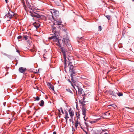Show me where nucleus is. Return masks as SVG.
<instances>
[{
    "instance_id": "obj_1",
    "label": "nucleus",
    "mask_w": 134,
    "mask_h": 134,
    "mask_svg": "<svg viewBox=\"0 0 134 134\" xmlns=\"http://www.w3.org/2000/svg\"><path fill=\"white\" fill-rule=\"evenodd\" d=\"M69 72L70 73V76H72V75H75L76 72L75 71V68L69 67Z\"/></svg>"
},
{
    "instance_id": "obj_2",
    "label": "nucleus",
    "mask_w": 134,
    "mask_h": 134,
    "mask_svg": "<svg viewBox=\"0 0 134 134\" xmlns=\"http://www.w3.org/2000/svg\"><path fill=\"white\" fill-rule=\"evenodd\" d=\"M76 87L78 89V94L79 95H80L81 94H83V93L84 94H82V96L86 95V94L84 93V91L83 90L82 88L79 87L77 86H76Z\"/></svg>"
},
{
    "instance_id": "obj_3",
    "label": "nucleus",
    "mask_w": 134,
    "mask_h": 134,
    "mask_svg": "<svg viewBox=\"0 0 134 134\" xmlns=\"http://www.w3.org/2000/svg\"><path fill=\"white\" fill-rule=\"evenodd\" d=\"M71 77V80L72 82L74 83H75L78 80V78L75 75H72V76H70Z\"/></svg>"
},
{
    "instance_id": "obj_4",
    "label": "nucleus",
    "mask_w": 134,
    "mask_h": 134,
    "mask_svg": "<svg viewBox=\"0 0 134 134\" xmlns=\"http://www.w3.org/2000/svg\"><path fill=\"white\" fill-rule=\"evenodd\" d=\"M59 26H56V27L53 26V29L54 30L56 29L57 32L60 31L61 30H62V29H63V27L64 26V25H61Z\"/></svg>"
},
{
    "instance_id": "obj_5",
    "label": "nucleus",
    "mask_w": 134,
    "mask_h": 134,
    "mask_svg": "<svg viewBox=\"0 0 134 134\" xmlns=\"http://www.w3.org/2000/svg\"><path fill=\"white\" fill-rule=\"evenodd\" d=\"M62 21L60 19L58 20H54V22L53 23V24L55 25H57L59 26L62 25L61 24Z\"/></svg>"
},
{
    "instance_id": "obj_6",
    "label": "nucleus",
    "mask_w": 134,
    "mask_h": 134,
    "mask_svg": "<svg viewBox=\"0 0 134 134\" xmlns=\"http://www.w3.org/2000/svg\"><path fill=\"white\" fill-rule=\"evenodd\" d=\"M27 69L26 68H24L23 67H20L19 69V71L21 73H24Z\"/></svg>"
},
{
    "instance_id": "obj_7",
    "label": "nucleus",
    "mask_w": 134,
    "mask_h": 134,
    "mask_svg": "<svg viewBox=\"0 0 134 134\" xmlns=\"http://www.w3.org/2000/svg\"><path fill=\"white\" fill-rule=\"evenodd\" d=\"M72 109L70 108L68 111L69 112V114L71 117V118L73 119L74 116V112L73 110H71Z\"/></svg>"
},
{
    "instance_id": "obj_8",
    "label": "nucleus",
    "mask_w": 134,
    "mask_h": 134,
    "mask_svg": "<svg viewBox=\"0 0 134 134\" xmlns=\"http://www.w3.org/2000/svg\"><path fill=\"white\" fill-rule=\"evenodd\" d=\"M60 49L61 50L62 53L63 54V57H66V50L65 48H64L63 47L61 48Z\"/></svg>"
},
{
    "instance_id": "obj_9",
    "label": "nucleus",
    "mask_w": 134,
    "mask_h": 134,
    "mask_svg": "<svg viewBox=\"0 0 134 134\" xmlns=\"http://www.w3.org/2000/svg\"><path fill=\"white\" fill-rule=\"evenodd\" d=\"M117 93H115L114 91L112 92L111 95L112 96V98L114 100H116L117 99V96L116 95Z\"/></svg>"
},
{
    "instance_id": "obj_10",
    "label": "nucleus",
    "mask_w": 134,
    "mask_h": 134,
    "mask_svg": "<svg viewBox=\"0 0 134 134\" xmlns=\"http://www.w3.org/2000/svg\"><path fill=\"white\" fill-rule=\"evenodd\" d=\"M69 40L66 38H63L62 40V41L63 43H64L65 44H66V46H68V41Z\"/></svg>"
},
{
    "instance_id": "obj_11",
    "label": "nucleus",
    "mask_w": 134,
    "mask_h": 134,
    "mask_svg": "<svg viewBox=\"0 0 134 134\" xmlns=\"http://www.w3.org/2000/svg\"><path fill=\"white\" fill-rule=\"evenodd\" d=\"M35 18H42V17L44 16L42 15H40V14H38V13H36L35 15Z\"/></svg>"
},
{
    "instance_id": "obj_12",
    "label": "nucleus",
    "mask_w": 134,
    "mask_h": 134,
    "mask_svg": "<svg viewBox=\"0 0 134 134\" xmlns=\"http://www.w3.org/2000/svg\"><path fill=\"white\" fill-rule=\"evenodd\" d=\"M82 111V114L85 116H86V108H81Z\"/></svg>"
},
{
    "instance_id": "obj_13",
    "label": "nucleus",
    "mask_w": 134,
    "mask_h": 134,
    "mask_svg": "<svg viewBox=\"0 0 134 134\" xmlns=\"http://www.w3.org/2000/svg\"><path fill=\"white\" fill-rule=\"evenodd\" d=\"M59 15V12L57 10L56 11L55 13L54 14H52V15H54V16L55 17L57 18V16H58Z\"/></svg>"
},
{
    "instance_id": "obj_14",
    "label": "nucleus",
    "mask_w": 134,
    "mask_h": 134,
    "mask_svg": "<svg viewBox=\"0 0 134 134\" xmlns=\"http://www.w3.org/2000/svg\"><path fill=\"white\" fill-rule=\"evenodd\" d=\"M44 102L43 100H41L40 103H38V104H39L40 106L42 107H43L44 106Z\"/></svg>"
},
{
    "instance_id": "obj_15",
    "label": "nucleus",
    "mask_w": 134,
    "mask_h": 134,
    "mask_svg": "<svg viewBox=\"0 0 134 134\" xmlns=\"http://www.w3.org/2000/svg\"><path fill=\"white\" fill-rule=\"evenodd\" d=\"M75 114H76V117L77 119H79V120H80V114H77V112H75Z\"/></svg>"
},
{
    "instance_id": "obj_16",
    "label": "nucleus",
    "mask_w": 134,
    "mask_h": 134,
    "mask_svg": "<svg viewBox=\"0 0 134 134\" xmlns=\"http://www.w3.org/2000/svg\"><path fill=\"white\" fill-rule=\"evenodd\" d=\"M7 16L10 19H11L13 16L14 15H12V14H10L9 12H8V14H7Z\"/></svg>"
},
{
    "instance_id": "obj_17",
    "label": "nucleus",
    "mask_w": 134,
    "mask_h": 134,
    "mask_svg": "<svg viewBox=\"0 0 134 134\" xmlns=\"http://www.w3.org/2000/svg\"><path fill=\"white\" fill-rule=\"evenodd\" d=\"M57 36L56 35H53L51 37H50L49 38H50V39H53L54 40L55 39L57 38Z\"/></svg>"
},
{
    "instance_id": "obj_18",
    "label": "nucleus",
    "mask_w": 134,
    "mask_h": 134,
    "mask_svg": "<svg viewBox=\"0 0 134 134\" xmlns=\"http://www.w3.org/2000/svg\"><path fill=\"white\" fill-rule=\"evenodd\" d=\"M86 104L83 102H81V106H82L81 108H86L85 105Z\"/></svg>"
},
{
    "instance_id": "obj_19",
    "label": "nucleus",
    "mask_w": 134,
    "mask_h": 134,
    "mask_svg": "<svg viewBox=\"0 0 134 134\" xmlns=\"http://www.w3.org/2000/svg\"><path fill=\"white\" fill-rule=\"evenodd\" d=\"M66 90L67 92H69L71 94H73L72 92L70 90L69 88H68L66 89Z\"/></svg>"
},
{
    "instance_id": "obj_20",
    "label": "nucleus",
    "mask_w": 134,
    "mask_h": 134,
    "mask_svg": "<svg viewBox=\"0 0 134 134\" xmlns=\"http://www.w3.org/2000/svg\"><path fill=\"white\" fill-rule=\"evenodd\" d=\"M105 16L107 18L108 20H110L111 17V16L110 15H105Z\"/></svg>"
},
{
    "instance_id": "obj_21",
    "label": "nucleus",
    "mask_w": 134,
    "mask_h": 134,
    "mask_svg": "<svg viewBox=\"0 0 134 134\" xmlns=\"http://www.w3.org/2000/svg\"><path fill=\"white\" fill-rule=\"evenodd\" d=\"M64 58V65H67V63H66V61H67V60H66V57H63Z\"/></svg>"
},
{
    "instance_id": "obj_22",
    "label": "nucleus",
    "mask_w": 134,
    "mask_h": 134,
    "mask_svg": "<svg viewBox=\"0 0 134 134\" xmlns=\"http://www.w3.org/2000/svg\"><path fill=\"white\" fill-rule=\"evenodd\" d=\"M56 10L54 9H51V13H52V14H54V13L55 12Z\"/></svg>"
},
{
    "instance_id": "obj_23",
    "label": "nucleus",
    "mask_w": 134,
    "mask_h": 134,
    "mask_svg": "<svg viewBox=\"0 0 134 134\" xmlns=\"http://www.w3.org/2000/svg\"><path fill=\"white\" fill-rule=\"evenodd\" d=\"M26 1L27 4V5L30 8V7H31V5L30 4L29 2L27 0H26Z\"/></svg>"
},
{
    "instance_id": "obj_24",
    "label": "nucleus",
    "mask_w": 134,
    "mask_h": 134,
    "mask_svg": "<svg viewBox=\"0 0 134 134\" xmlns=\"http://www.w3.org/2000/svg\"><path fill=\"white\" fill-rule=\"evenodd\" d=\"M117 94L119 96V97L122 96L123 95V93L121 92L117 93Z\"/></svg>"
},
{
    "instance_id": "obj_25",
    "label": "nucleus",
    "mask_w": 134,
    "mask_h": 134,
    "mask_svg": "<svg viewBox=\"0 0 134 134\" xmlns=\"http://www.w3.org/2000/svg\"><path fill=\"white\" fill-rule=\"evenodd\" d=\"M113 92V91L111 90H110L108 91V93L109 95H111L112 93V92Z\"/></svg>"
},
{
    "instance_id": "obj_26",
    "label": "nucleus",
    "mask_w": 134,
    "mask_h": 134,
    "mask_svg": "<svg viewBox=\"0 0 134 134\" xmlns=\"http://www.w3.org/2000/svg\"><path fill=\"white\" fill-rule=\"evenodd\" d=\"M22 37H23L22 36H21V35H19L18 36V37H17V39L19 41V39H21Z\"/></svg>"
},
{
    "instance_id": "obj_27",
    "label": "nucleus",
    "mask_w": 134,
    "mask_h": 134,
    "mask_svg": "<svg viewBox=\"0 0 134 134\" xmlns=\"http://www.w3.org/2000/svg\"><path fill=\"white\" fill-rule=\"evenodd\" d=\"M52 31L53 32H54V33H57V31L56 29L55 30H54L53 29V26L52 28Z\"/></svg>"
},
{
    "instance_id": "obj_28",
    "label": "nucleus",
    "mask_w": 134,
    "mask_h": 134,
    "mask_svg": "<svg viewBox=\"0 0 134 134\" xmlns=\"http://www.w3.org/2000/svg\"><path fill=\"white\" fill-rule=\"evenodd\" d=\"M36 14V13L34 12L32 14H31V16L32 17H34L35 18V16Z\"/></svg>"
},
{
    "instance_id": "obj_29",
    "label": "nucleus",
    "mask_w": 134,
    "mask_h": 134,
    "mask_svg": "<svg viewBox=\"0 0 134 134\" xmlns=\"http://www.w3.org/2000/svg\"><path fill=\"white\" fill-rule=\"evenodd\" d=\"M58 42V43H60V39L58 37H57L55 39Z\"/></svg>"
},
{
    "instance_id": "obj_30",
    "label": "nucleus",
    "mask_w": 134,
    "mask_h": 134,
    "mask_svg": "<svg viewBox=\"0 0 134 134\" xmlns=\"http://www.w3.org/2000/svg\"><path fill=\"white\" fill-rule=\"evenodd\" d=\"M68 81L70 82V83L71 84V85L73 87H74V86L72 84V81H70V80L69 79H68Z\"/></svg>"
},
{
    "instance_id": "obj_31",
    "label": "nucleus",
    "mask_w": 134,
    "mask_h": 134,
    "mask_svg": "<svg viewBox=\"0 0 134 134\" xmlns=\"http://www.w3.org/2000/svg\"><path fill=\"white\" fill-rule=\"evenodd\" d=\"M24 39L26 40L28 39V36L27 35H24L23 36Z\"/></svg>"
},
{
    "instance_id": "obj_32",
    "label": "nucleus",
    "mask_w": 134,
    "mask_h": 134,
    "mask_svg": "<svg viewBox=\"0 0 134 134\" xmlns=\"http://www.w3.org/2000/svg\"><path fill=\"white\" fill-rule=\"evenodd\" d=\"M129 131L131 132H133L134 131V128H131L129 129Z\"/></svg>"
},
{
    "instance_id": "obj_33",
    "label": "nucleus",
    "mask_w": 134,
    "mask_h": 134,
    "mask_svg": "<svg viewBox=\"0 0 134 134\" xmlns=\"http://www.w3.org/2000/svg\"><path fill=\"white\" fill-rule=\"evenodd\" d=\"M47 85L49 87V88H50V87H51V86H53L51 83L49 82H48V84Z\"/></svg>"
},
{
    "instance_id": "obj_34",
    "label": "nucleus",
    "mask_w": 134,
    "mask_h": 134,
    "mask_svg": "<svg viewBox=\"0 0 134 134\" xmlns=\"http://www.w3.org/2000/svg\"><path fill=\"white\" fill-rule=\"evenodd\" d=\"M102 30V27L101 26H99L98 27V30L100 31Z\"/></svg>"
},
{
    "instance_id": "obj_35",
    "label": "nucleus",
    "mask_w": 134,
    "mask_h": 134,
    "mask_svg": "<svg viewBox=\"0 0 134 134\" xmlns=\"http://www.w3.org/2000/svg\"><path fill=\"white\" fill-rule=\"evenodd\" d=\"M110 113L107 112L104 113V115L106 116H109L110 115Z\"/></svg>"
},
{
    "instance_id": "obj_36",
    "label": "nucleus",
    "mask_w": 134,
    "mask_h": 134,
    "mask_svg": "<svg viewBox=\"0 0 134 134\" xmlns=\"http://www.w3.org/2000/svg\"><path fill=\"white\" fill-rule=\"evenodd\" d=\"M8 58H9L10 59L12 60L13 59V57L12 56L10 55H9L8 56Z\"/></svg>"
},
{
    "instance_id": "obj_37",
    "label": "nucleus",
    "mask_w": 134,
    "mask_h": 134,
    "mask_svg": "<svg viewBox=\"0 0 134 134\" xmlns=\"http://www.w3.org/2000/svg\"><path fill=\"white\" fill-rule=\"evenodd\" d=\"M57 45L60 49L61 48L63 47L61 46L60 42L59 43H58V44H57Z\"/></svg>"
},
{
    "instance_id": "obj_38",
    "label": "nucleus",
    "mask_w": 134,
    "mask_h": 134,
    "mask_svg": "<svg viewBox=\"0 0 134 134\" xmlns=\"http://www.w3.org/2000/svg\"><path fill=\"white\" fill-rule=\"evenodd\" d=\"M109 106H111L112 107H116V105H115V104H111L110 105H109Z\"/></svg>"
},
{
    "instance_id": "obj_39",
    "label": "nucleus",
    "mask_w": 134,
    "mask_h": 134,
    "mask_svg": "<svg viewBox=\"0 0 134 134\" xmlns=\"http://www.w3.org/2000/svg\"><path fill=\"white\" fill-rule=\"evenodd\" d=\"M65 116L68 115V113L66 110H65Z\"/></svg>"
},
{
    "instance_id": "obj_40",
    "label": "nucleus",
    "mask_w": 134,
    "mask_h": 134,
    "mask_svg": "<svg viewBox=\"0 0 134 134\" xmlns=\"http://www.w3.org/2000/svg\"><path fill=\"white\" fill-rule=\"evenodd\" d=\"M67 58H68V59L69 61V62L71 61L70 59L71 58V57L70 56H69Z\"/></svg>"
},
{
    "instance_id": "obj_41",
    "label": "nucleus",
    "mask_w": 134,
    "mask_h": 134,
    "mask_svg": "<svg viewBox=\"0 0 134 134\" xmlns=\"http://www.w3.org/2000/svg\"><path fill=\"white\" fill-rule=\"evenodd\" d=\"M36 100L38 101L40 99V98L38 96H37L36 98Z\"/></svg>"
},
{
    "instance_id": "obj_42",
    "label": "nucleus",
    "mask_w": 134,
    "mask_h": 134,
    "mask_svg": "<svg viewBox=\"0 0 134 134\" xmlns=\"http://www.w3.org/2000/svg\"><path fill=\"white\" fill-rule=\"evenodd\" d=\"M51 88L53 91H54V87L53 86H51V87H50L49 88Z\"/></svg>"
},
{
    "instance_id": "obj_43",
    "label": "nucleus",
    "mask_w": 134,
    "mask_h": 134,
    "mask_svg": "<svg viewBox=\"0 0 134 134\" xmlns=\"http://www.w3.org/2000/svg\"><path fill=\"white\" fill-rule=\"evenodd\" d=\"M78 123H75V127L76 129L77 127L78 126Z\"/></svg>"
},
{
    "instance_id": "obj_44",
    "label": "nucleus",
    "mask_w": 134,
    "mask_h": 134,
    "mask_svg": "<svg viewBox=\"0 0 134 134\" xmlns=\"http://www.w3.org/2000/svg\"><path fill=\"white\" fill-rule=\"evenodd\" d=\"M60 110H61V111L62 112V113L63 114H64V111L63 110V109H62V107H60Z\"/></svg>"
},
{
    "instance_id": "obj_45",
    "label": "nucleus",
    "mask_w": 134,
    "mask_h": 134,
    "mask_svg": "<svg viewBox=\"0 0 134 134\" xmlns=\"http://www.w3.org/2000/svg\"><path fill=\"white\" fill-rule=\"evenodd\" d=\"M15 60H16V63L15 64V65H17L18 64V61L17 60H16V59L15 58Z\"/></svg>"
},
{
    "instance_id": "obj_46",
    "label": "nucleus",
    "mask_w": 134,
    "mask_h": 134,
    "mask_svg": "<svg viewBox=\"0 0 134 134\" xmlns=\"http://www.w3.org/2000/svg\"><path fill=\"white\" fill-rule=\"evenodd\" d=\"M85 117L86 116H84L83 117V118L84 119V120L86 121V120L87 119V118L85 119Z\"/></svg>"
},
{
    "instance_id": "obj_47",
    "label": "nucleus",
    "mask_w": 134,
    "mask_h": 134,
    "mask_svg": "<svg viewBox=\"0 0 134 134\" xmlns=\"http://www.w3.org/2000/svg\"><path fill=\"white\" fill-rule=\"evenodd\" d=\"M69 62V63L68 64V66H69V65H70L71 64H72V62H71V61H70V62Z\"/></svg>"
},
{
    "instance_id": "obj_48",
    "label": "nucleus",
    "mask_w": 134,
    "mask_h": 134,
    "mask_svg": "<svg viewBox=\"0 0 134 134\" xmlns=\"http://www.w3.org/2000/svg\"><path fill=\"white\" fill-rule=\"evenodd\" d=\"M62 31H64V32H66V29H62Z\"/></svg>"
},
{
    "instance_id": "obj_49",
    "label": "nucleus",
    "mask_w": 134,
    "mask_h": 134,
    "mask_svg": "<svg viewBox=\"0 0 134 134\" xmlns=\"http://www.w3.org/2000/svg\"><path fill=\"white\" fill-rule=\"evenodd\" d=\"M125 31H123L122 32V35L124 36L125 34Z\"/></svg>"
},
{
    "instance_id": "obj_50",
    "label": "nucleus",
    "mask_w": 134,
    "mask_h": 134,
    "mask_svg": "<svg viewBox=\"0 0 134 134\" xmlns=\"http://www.w3.org/2000/svg\"><path fill=\"white\" fill-rule=\"evenodd\" d=\"M65 119H68L69 118V117L68 116H65Z\"/></svg>"
},
{
    "instance_id": "obj_51",
    "label": "nucleus",
    "mask_w": 134,
    "mask_h": 134,
    "mask_svg": "<svg viewBox=\"0 0 134 134\" xmlns=\"http://www.w3.org/2000/svg\"><path fill=\"white\" fill-rule=\"evenodd\" d=\"M69 67H71V68L72 67H74L76 68V67H74L73 66V65L72 64H71L70 65V66Z\"/></svg>"
},
{
    "instance_id": "obj_52",
    "label": "nucleus",
    "mask_w": 134,
    "mask_h": 134,
    "mask_svg": "<svg viewBox=\"0 0 134 134\" xmlns=\"http://www.w3.org/2000/svg\"><path fill=\"white\" fill-rule=\"evenodd\" d=\"M85 99V97H83L82 99L81 100L82 101V100H84Z\"/></svg>"
},
{
    "instance_id": "obj_53",
    "label": "nucleus",
    "mask_w": 134,
    "mask_h": 134,
    "mask_svg": "<svg viewBox=\"0 0 134 134\" xmlns=\"http://www.w3.org/2000/svg\"><path fill=\"white\" fill-rule=\"evenodd\" d=\"M85 125H86V126L87 127V126H88V124L87 123H86V121H85Z\"/></svg>"
},
{
    "instance_id": "obj_54",
    "label": "nucleus",
    "mask_w": 134,
    "mask_h": 134,
    "mask_svg": "<svg viewBox=\"0 0 134 134\" xmlns=\"http://www.w3.org/2000/svg\"><path fill=\"white\" fill-rule=\"evenodd\" d=\"M95 121H91L90 122L91 123V124H93L94 123H95Z\"/></svg>"
},
{
    "instance_id": "obj_55",
    "label": "nucleus",
    "mask_w": 134,
    "mask_h": 134,
    "mask_svg": "<svg viewBox=\"0 0 134 134\" xmlns=\"http://www.w3.org/2000/svg\"><path fill=\"white\" fill-rule=\"evenodd\" d=\"M40 26V25H39V26H37V25H35L34 26L36 27V28H38L39 27V26Z\"/></svg>"
},
{
    "instance_id": "obj_56",
    "label": "nucleus",
    "mask_w": 134,
    "mask_h": 134,
    "mask_svg": "<svg viewBox=\"0 0 134 134\" xmlns=\"http://www.w3.org/2000/svg\"><path fill=\"white\" fill-rule=\"evenodd\" d=\"M27 43L29 44V45H30V42L29 40L27 41Z\"/></svg>"
},
{
    "instance_id": "obj_57",
    "label": "nucleus",
    "mask_w": 134,
    "mask_h": 134,
    "mask_svg": "<svg viewBox=\"0 0 134 134\" xmlns=\"http://www.w3.org/2000/svg\"><path fill=\"white\" fill-rule=\"evenodd\" d=\"M6 104V102H4V103H3V105H4V107H5V106Z\"/></svg>"
},
{
    "instance_id": "obj_58",
    "label": "nucleus",
    "mask_w": 134,
    "mask_h": 134,
    "mask_svg": "<svg viewBox=\"0 0 134 134\" xmlns=\"http://www.w3.org/2000/svg\"><path fill=\"white\" fill-rule=\"evenodd\" d=\"M101 119V118H98V119H96V120L97 121H98V120H100Z\"/></svg>"
},
{
    "instance_id": "obj_59",
    "label": "nucleus",
    "mask_w": 134,
    "mask_h": 134,
    "mask_svg": "<svg viewBox=\"0 0 134 134\" xmlns=\"http://www.w3.org/2000/svg\"><path fill=\"white\" fill-rule=\"evenodd\" d=\"M23 5H24V8L25 9V10H26L25 8V7H26V6H25V4H23Z\"/></svg>"
},
{
    "instance_id": "obj_60",
    "label": "nucleus",
    "mask_w": 134,
    "mask_h": 134,
    "mask_svg": "<svg viewBox=\"0 0 134 134\" xmlns=\"http://www.w3.org/2000/svg\"><path fill=\"white\" fill-rule=\"evenodd\" d=\"M53 134H57V133L55 131H54L53 132Z\"/></svg>"
},
{
    "instance_id": "obj_61",
    "label": "nucleus",
    "mask_w": 134,
    "mask_h": 134,
    "mask_svg": "<svg viewBox=\"0 0 134 134\" xmlns=\"http://www.w3.org/2000/svg\"><path fill=\"white\" fill-rule=\"evenodd\" d=\"M5 1L7 3L8 1V0H5Z\"/></svg>"
},
{
    "instance_id": "obj_62",
    "label": "nucleus",
    "mask_w": 134,
    "mask_h": 134,
    "mask_svg": "<svg viewBox=\"0 0 134 134\" xmlns=\"http://www.w3.org/2000/svg\"><path fill=\"white\" fill-rule=\"evenodd\" d=\"M72 119H71V118L69 120V121L70 122H71L72 121Z\"/></svg>"
},
{
    "instance_id": "obj_63",
    "label": "nucleus",
    "mask_w": 134,
    "mask_h": 134,
    "mask_svg": "<svg viewBox=\"0 0 134 134\" xmlns=\"http://www.w3.org/2000/svg\"><path fill=\"white\" fill-rule=\"evenodd\" d=\"M126 108H127V109H131V108H129V107H125Z\"/></svg>"
},
{
    "instance_id": "obj_64",
    "label": "nucleus",
    "mask_w": 134,
    "mask_h": 134,
    "mask_svg": "<svg viewBox=\"0 0 134 134\" xmlns=\"http://www.w3.org/2000/svg\"><path fill=\"white\" fill-rule=\"evenodd\" d=\"M77 123L78 124H79V125H81V123H80V121H79L77 122Z\"/></svg>"
}]
</instances>
